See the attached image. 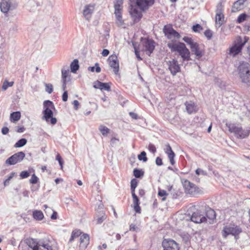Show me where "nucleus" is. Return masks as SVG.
<instances>
[{
  "label": "nucleus",
  "instance_id": "obj_1",
  "mask_svg": "<svg viewBox=\"0 0 250 250\" xmlns=\"http://www.w3.org/2000/svg\"><path fill=\"white\" fill-rule=\"evenodd\" d=\"M167 46L172 52H177L183 61L190 60V52L184 43L170 42L167 43Z\"/></svg>",
  "mask_w": 250,
  "mask_h": 250
},
{
  "label": "nucleus",
  "instance_id": "obj_2",
  "mask_svg": "<svg viewBox=\"0 0 250 250\" xmlns=\"http://www.w3.org/2000/svg\"><path fill=\"white\" fill-rule=\"evenodd\" d=\"M43 111L42 119L46 122H50L51 125H55L57 123V119L53 117V109H55L54 105L52 102L47 100L43 102Z\"/></svg>",
  "mask_w": 250,
  "mask_h": 250
},
{
  "label": "nucleus",
  "instance_id": "obj_3",
  "mask_svg": "<svg viewBox=\"0 0 250 250\" xmlns=\"http://www.w3.org/2000/svg\"><path fill=\"white\" fill-rule=\"evenodd\" d=\"M183 40L190 46L192 52L196 56L197 59H200L205 54L204 46H201L198 43L193 41L191 38L184 37Z\"/></svg>",
  "mask_w": 250,
  "mask_h": 250
},
{
  "label": "nucleus",
  "instance_id": "obj_4",
  "mask_svg": "<svg viewBox=\"0 0 250 250\" xmlns=\"http://www.w3.org/2000/svg\"><path fill=\"white\" fill-rule=\"evenodd\" d=\"M226 125L228 127L229 131L234 133L237 138L244 139L250 134V130L244 129L239 125L231 123H227Z\"/></svg>",
  "mask_w": 250,
  "mask_h": 250
},
{
  "label": "nucleus",
  "instance_id": "obj_5",
  "mask_svg": "<svg viewBox=\"0 0 250 250\" xmlns=\"http://www.w3.org/2000/svg\"><path fill=\"white\" fill-rule=\"evenodd\" d=\"M239 75L243 83L250 84V64L247 62L241 63L239 67Z\"/></svg>",
  "mask_w": 250,
  "mask_h": 250
},
{
  "label": "nucleus",
  "instance_id": "obj_6",
  "mask_svg": "<svg viewBox=\"0 0 250 250\" xmlns=\"http://www.w3.org/2000/svg\"><path fill=\"white\" fill-rule=\"evenodd\" d=\"M139 46L142 51L150 56L155 48V42L152 39L142 38Z\"/></svg>",
  "mask_w": 250,
  "mask_h": 250
},
{
  "label": "nucleus",
  "instance_id": "obj_7",
  "mask_svg": "<svg viewBox=\"0 0 250 250\" xmlns=\"http://www.w3.org/2000/svg\"><path fill=\"white\" fill-rule=\"evenodd\" d=\"M124 0H115L114 3L115 9L114 14L116 17V23L118 25H122L124 24V21L122 17Z\"/></svg>",
  "mask_w": 250,
  "mask_h": 250
},
{
  "label": "nucleus",
  "instance_id": "obj_8",
  "mask_svg": "<svg viewBox=\"0 0 250 250\" xmlns=\"http://www.w3.org/2000/svg\"><path fill=\"white\" fill-rule=\"evenodd\" d=\"M242 232V229L235 224H231L224 227L222 230V236L226 238L229 235L231 234L235 237Z\"/></svg>",
  "mask_w": 250,
  "mask_h": 250
},
{
  "label": "nucleus",
  "instance_id": "obj_9",
  "mask_svg": "<svg viewBox=\"0 0 250 250\" xmlns=\"http://www.w3.org/2000/svg\"><path fill=\"white\" fill-rule=\"evenodd\" d=\"M244 39V42H242V39L240 37L238 36L236 38V42L229 49V53L230 54L235 56L241 51L242 47L248 42L249 38L245 37Z\"/></svg>",
  "mask_w": 250,
  "mask_h": 250
},
{
  "label": "nucleus",
  "instance_id": "obj_10",
  "mask_svg": "<svg viewBox=\"0 0 250 250\" xmlns=\"http://www.w3.org/2000/svg\"><path fill=\"white\" fill-rule=\"evenodd\" d=\"M224 6L222 2H219L216 9L215 24L220 27L225 22V17L223 14Z\"/></svg>",
  "mask_w": 250,
  "mask_h": 250
},
{
  "label": "nucleus",
  "instance_id": "obj_11",
  "mask_svg": "<svg viewBox=\"0 0 250 250\" xmlns=\"http://www.w3.org/2000/svg\"><path fill=\"white\" fill-rule=\"evenodd\" d=\"M25 155L23 152L20 151L15 153L5 161L7 165H14L22 161Z\"/></svg>",
  "mask_w": 250,
  "mask_h": 250
},
{
  "label": "nucleus",
  "instance_id": "obj_12",
  "mask_svg": "<svg viewBox=\"0 0 250 250\" xmlns=\"http://www.w3.org/2000/svg\"><path fill=\"white\" fill-rule=\"evenodd\" d=\"M162 245L163 250H180L179 244L171 239H164Z\"/></svg>",
  "mask_w": 250,
  "mask_h": 250
},
{
  "label": "nucleus",
  "instance_id": "obj_13",
  "mask_svg": "<svg viewBox=\"0 0 250 250\" xmlns=\"http://www.w3.org/2000/svg\"><path fill=\"white\" fill-rule=\"evenodd\" d=\"M132 1L140 10L145 11L154 4L155 0H133Z\"/></svg>",
  "mask_w": 250,
  "mask_h": 250
},
{
  "label": "nucleus",
  "instance_id": "obj_14",
  "mask_svg": "<svg viewBox=\"0 0 250 250\" xmlns=\"http://www.w3.org/2000/svg\"><path fill=\"white\" fill-rule=\"evenodd\" d=\"M165 35L168 39H178L180 37V34L176 31L170 24L166 25L163 29Z\"/></svg>",
  "mask_w": 250,
  "mask_h": 250
},
{
  "label": "nucleus",
  "instance_id": "obj_15",
  "mask_svg": "<svg viewBox=\"0 0 250 250\" xmlns=\"http://www.w3.org/2000/svg\"><path fill=\"white\" fill-rule=\"evenodd\" d=\"M107 61L110 67L113 69L114 73L117 74L119 70V63L117 56L116 55H111L108 57Z\"/></svg>",
  "mask_w": 250,
  "mask_h": 250
},
{
  "label": "nucleus",
  "instance_id": "obj_16",
  "mask_svg": "<svg viewBox=\"0 0 250 250\" xmlns=\"http://www.w3.org/2000/svg\"><path fill=\"white\" fill-rule=\"evenodd\" d=\"M168 69L173 75H175L180 71V66L176 60L172 59L167 62Z\"/></svg>",
  "mask_w": 250,
  "mask_h": 250
},
{
  "label": "nucleus",
  "instance_id": "obj_17",
  "mask_svg": "<svg viewBox=\"0 0 250 250\" xmlns=\"http://www.w3.org/2000/svg\"><path fill=\"white\" fill-rule=\"evenodd\" d=\"M90 237L88 234L83 233L80 238V249L83 250L86 249L89 244Z\"/></svg>",
  "mask_w": 250,
  "mask_h": 250
},
{
  "label": "nucleus",
  "instance_id": "obj_18",
  "mask_svg": "<svg viewBox=\"0 0 250 250\" xmlns=\"http://www.w3.org/2000/svg\"><path fill=\"white\" fill-rule=\"evenodd\" d=\"M135 188H132L131 190V194L133 199L132 207L136 213H140L141 212V207L139 206V200L138 197L135 193Z\"/></svg>",
  "mask_w": 250,
  "mask_h": 250
},
{
  "label": "nucleus",
  "instance_id": "obj_19",
  "mask_svg": "<svg viewBox=\"0 0 250 250\" xmlns=\"http://www.w3.org/2000/svg\"><path fill=\"white\" fill-rule=\"evenodd\" d=\"M142 11H139L137 8L132 7L130 9V14L134 22L139 21L142 18Z\"/></svg>",
  "mask_w": 250,
  "mask_h": 250
},
{
  "label": "nucleus",
  "instance_id": "obj_20",
  "mask_svg": "<svg viewBox=\"0 0 250 250\" xmlns=\"http://www.w3.org/2000/svg\"><path fill=\"white\" fill-rule=\"evenodd\" d=\"M191 220L196 223L206 222L207 218L198 211L194 212L191 217Z\"/></svg>",
  "mask_w": 250,
  "mask_h": 250
},
{
  "label": "nucleus",
  "instance_id": "obj_21",
  "mask_svg": "<svg viewBox=\"0 0 250 250\" xmlns=\"http://www.w3.org/2000/svg\"><path fill=\"white\" fill-rule=\"evenodd\" d=\"M186 196L197 197L203 193L200 188H183Z\"/></svg>",
  "mask_w": 250,
  "mask_h": 250
},
{
  "label": "nucleus",
  "instance_id": "obj_22",
  "mask_svg": "<svg viewBox=\"0 0 250 250\" xmlns=\"http://www.w3.org/2000/svg\"><path fill=\"white\" fill-rule=\"evenodd\" d=\"M164 151L167 155L170 163L171 165L173 166L175 164L174 157L175 156V154L172 150V148L169 144L166 145Z\"/></svg>",
  "mask_w": 250,
  "mask_h": 250
},
{
  "label": "nucleus",
  "instance_id": "obj_23",
  "mask_svg": "<svg viewBox=\"0 0 250 250\" xmlns=\"http://www.w3.org/2000/svg\"><path fill=\"white\" fill-rule=\"evenodd\" d=\"M186 109L189 114L196 113L198 110L197 105L193 101L186 102L185 103Z\"/></svg>",
  "mask_w": 250,
  "mask_h": 250
},
{
  "label": "nucleus",
  "instance_id": "obj_24",
  "mask_svg": "<svg viewBox=\"0 0 250 250\" xmlns=\"http://www.w3.org/2000/svg\"><path fill=\"white\" fill-rule=\"evenodd\" d=\"M95 6L94 4H90L84 6L83 10V15L86 20H89L91 18L95 9Z\"/></svg>",
  "mask_w": 250,
  "mask_h": 250
},
{
  "label": "nucleus",
  "instance_id": "obj_25",
  "mask_svg": "<svg viewBox=\"0 0 250 250\" xmlns=\"http://www.w3.org/2000/svg\"><path fill=\"white\" fill-rule=\"evenodd\" d=\"M94 87L96 89H99L101 90H105L107 91H111V83H102L99 81H97L94 83Z\"/></svg>",
  "mask_w": 250,
  "mask_h": 250
},
{
  "label": "nucleus",
  "instance_id": "obj_26",
  "mask_svg": "<svg viewBox=\"0 0 250 250\" xmlns=\"http://www.w3.org/2000/svg\"><path fill=\"white\" fill-rule=\"evenodd\" d=\"M26 244L31 248L32 250H39L40 248V244L33 238H27L25 240Z\"/></svg>",
  "mask_w": 250,
  "mask_h": 250
},
{
  "label": "nucleus",
  "instance_id": "obj_27",
  "mask_svg": "<svg viewBox=\"0 0 250 250\" xmlns=\"http://www.w3.org/2000/svg\"><path fill=\"white\" fill-rule=\"evenodd\" d=\"M11 7L10 0H2L0 3V10L4 13H7Z\"/></svg>",
  "mask_w": 250,
  "mask_h": 250
},
{
  "label": "nucleus",
  "instance_id": "obj_28",
  "mask_svg": "<svg viewBox=\"0 0 250 250\" xmlns=\"http://www.w3.org/2000/svg\"><path fill=\"white\" fill-rule=\"evenodd\" d=\"M246 0H238L235 1L232 7V12H237L243 9L244 2Z\"/></svg>",
  "mask_w": 250,
  "mask_h": 250
},
{
  "label": "nucleus",
  "instance_id": "obj_29",
  "mask_svg": "<svg viewBox=\"0 0 250 250\" xmlns=\"http://www.w3.org/2000/svg\"><path fill=\"white\" fill-rule=\"evenodd\" d=\"M183 194L180 188H170L169 189V194L174 199L182 197Z\"/></svg>",
  "mask_w": 250,
  "mask_h": 250
},
{
  "label": "nucleus",
  "instance_id": "obj_30",
  "mask_svg": "<svg viewBox=\"0 0 250 250\" xmlns=\"http://www.w3.org/2000/svg\"><path fill=\"white\" fill-rule=\"evenodd\" d=\"M21 114L20 111H16L11 113L10 120L11 122L15 123L20 120Z\"/></svg>",
  "mask_w": 250,
  "mask_h": 250
},
{
  "label": "nucleus",
  "instance_id": "obj_31",
  "mask_svg": "<svg viewBox=\"0 0 250 250\" xmlns=\"http://www.w3.org/2000/svg\"><path fill=\"white\" fill-rule=\"evenodd\" d=\"M82 235V232L80 229H75L73 230L71 233V237L69 242H72L74 240Z\"/></svg>",
  "mask_w": 250,
  "mask_h": 250
},
{
  "label": "nucleus",
  "instance_id": "obj_32",
  "mask_svg": "<svg viewBox=\"0 0 250 250\" xmlns=\"http://www.w3.org/2000/svg\"><path fill=\"white\" fill-rule=\"evenodd\" d=\"M33 217L36 220H42L44 217L42 212L41 210H35L33 212Z\"/></svg>",
  "mask_w": 250,
  "mask_h": 250
},
{
  "label": "nucleus",
  "instance_id": "obj_33",
  "mask_svg": "<svg viewBox=\"0 0 250 250\" xmlns=\"http://www.w3.org/2000/svg\"><path fill=\"white\" fill-rule=\"evenodd\" d=\"M69 71L66 70H62V80L63 82L62 88L65 90L66 86V78L68 76Z\"/></svg>",
  "mask_w": 250,
  "mask_h": 250
},
{
  "label": "nucleus",
  "instance_id": "obj_34",
  "mask_svg": "<svg viewBox=\"0 0 250 250\" xmlns=\"http://www.w3.org/2000/svg\"><path fill=\"white\" fill-rule=\"evenodd\" d=\"M106 219V215L104 211L101 212L100 214L96 217V224H101Z\"/></svg>",
  "mask_w": 250,
  "mask_h": 250
},
{
  "label": "nucleus",
  "instance_id": "obj_35",
  "mask_svg": "<svg viewBox=\"0 0 250 250\" xmlns=\"http://www.w3.org/2000/svg\"><path fill=\"white\" fill-rule=\"evenodd\" d=\"M71 72L75 73L79 68V61L77 59H75L70 64Z\"/></svg>",
  "mask_w": 250,
  "mask_h": 250
},
{
  "label": "nucleus",
  "instance_id": "obj_36",
  "mask_svg": "<svg viewBox=\"0 0 250 250\" xmlns=\"http://www.w3.org/2000/svg\"><path fill=\"white\" fill-rule=\"evenodd\" d=\"M13 81L9 82L7 80H5L2 85L1 89L2 90H6L8 87H12L14 85Z\"/></svg>",
  "mask_w": 250,
  "mask_h": 250
},
{
  "label": "nucleus",
  "instance_id": "obj_37",
  "mask_svg": "<svg viewBox=\"0 0 250 250\" xmlns=\"http://www.w3.org/2000/svg\"><path fill=\"white\" fill-rule=\"evenodd\" d=\"M99 130L104 136L107 135L110 132V129L104 125H101L99 126Z\"/></svg>",
  "mask_w": 250,
  "mask_h": 250
},
{
  "label": "nucleus",
  "instance_id": "obj_38",
  "mask_svg": "<svg viewBox=\"0 0 250 250\" xmlns=\"http://www.w3.org/2000/svg\"><path fill=\"white\" fill-rule=\"evenodd\" d=\"M39 250H53L52 247L48 243H41Z\"/></svg>",
  "mask_w": 250,
  "mask_h": 250
},
{
  "label": "nucleus",
  "instance_id": "obj_39",
  "mask_svg": "<svg viewBox=\"0 0 250 250\" xmlns=\"http://www.w3.org/2000/svg\"><path fill=\"white\" fill-rule=\"evenodd\" d=\"M26 143H27L26 139H25L24 138H22V139L19 140L15 144L14 146L15 147H22V146H24V145H25Z\"/></svg>",
  "mask_w": 250,
  "mask_h": 250
},
{
  "label": "nucleus",
  "instance_id": "obj_40",
  "mask_svg": "<svg viewBox=\"0 0 250 250\" xmlns=\"http://www.w3.org/2000/svg\"><path fill=\"white\" fill-rule=\"evenodd\" d=\"M133 174L136 178H140L143 176L144 172L142 169L135 168L133 170Z\"/></svg>",
  "mask_w": 250,
  "mask_h": 250
},
{
  "label": "nucleus",
  "instance_id": "obj_41",
  "mask_svg": "<svg viewBox=\"0 0 250 250\" xmlns=\"http://www.w3.org/2000/svg\"><path fill=\"white\" fill-rule=\"evenodd\" d=\"M247 17V15L245 13H242L238 16L237 22L240 23L246 20Z\"/></svg>",
  "mask_w": 250,
  "mask_h": 250
},
{
  "label": "nucleus",
  "instance_id": "obj_42",
  "mask_svg": "<svg viewBox=\"0 0 250 250\" xmlns=\"http://www.w3.org/2000/svg\"><path fill=\"white\" fill-rule=\"evenodd\" d=\"M169 194L167 193L164 190H160L158 192V196L162 197V201H164Z\"/></svg>",
  "mask_w": 250,
  "mask_h": 250
},
{
  "label": "nucleus",
  "instance_id": "obj_43",
  "mask_svg": "<svg viewBox=\"0 0 250 250\" xmlns=\"http://www.w3.org/2000/svg\"><path fill=\"white\" fill-rule=\"evenodd\" d=\"M16 175L17 173L16 172H12L11 173H10V174L8 176V178L4 182V186H7L9 183L10 180Z\"/></svg>",
  "mask_w": 250,
  "mask_h": 250
},
{
  "label": "nucleus",
  "instance_id": "obj_44",
  "mask_svg": "<svg viewBox=\"0 0 250 250\" xmlns=\"http://www.w3.org/2000/svg\"><path fill=\"white\" fill-rule=\"evenodd\" d=\"M192 29L194 32H200V31L203 30V28L200 24H196L192 26Z\"/></svg>",
  "mask_w": 250,
  "mask_h": 250
},
{
  "label": "nucleus",
  "instance_id": "obj_45",
  "mask_svg": "<svg viewBox=\"0 0 250 250\" xmlns=\"http://www.w3.org/2000/svg\"><path fill=\"white\" fill-rule=\"evenodd\" d=\"M138 158L139 160H143L144 162H146L147 160L146 153L145 151H142L140 154L138 155Z\"/></svg>",
  "mask_w": 250,
  "mask_h": 250
},
{
  "label": "nucleus",
  "instance_id": "obj_46",
  "mask_svg": "<svg viewBox=\"0 0 250 250\" xmlns=\"http://www.w3.org/2000/svg\"><path fill=\"white\" fill-rule=\"evenodd\" d=\"M182 183L184 188H193V185L187 179H184Z\"/></svg>",
  "mask_w": 250,
  "mask_h": 250
},
{
  "label": "nucleus",
  "instance_id": "obj_47",
  "mask_svg": "<svg viewBox=\"0 0 250 250\" xmlns=\"http://www.w3.org/2000/svg\"><path fill=\"white\" fill-rule=\"evenodd\" d=\"M45 90L49 94H51V93H52L53 90L52 84L51 83L45 84Z\"/></svg>",
  "mask_w": 250,
  "mask_h": 250
},
{
  "label": "nucleus",
  "instance_id": "obj_48",
  "mask_svg": "<svg viewBox=\"0 0 250 250\" xmlns=\"http://www.w3.org/2000/svg\"><path fill=\"white\" fill-rule=\"evenodd\" d=\"M30 175V173L27 171H22L20 173L21 179H24L28 177Z\"/></svg>",
  "mask_w": 250,
  "mask_h": 250
},
{
  "label": "nucleus",
  "instance_id": "obj_49",
  "mask_svg": "<svg viewBox=\"0 0 250 250\" xmlns=\"http://www.w3.org/2000/svg\"><path fill=\"white\" fill-rule=\"evenodd\" d=\"M38 180H39L38 178L35 175V174H33L32 175L31 178L29 181H30V183L35 184H36L38 183Z\"/></svg>",
  "mask_w": 250,
  "mask_h": 250
},
{
  "label": "nucleus",
  "instance_id": "obj_50",
  "mask_svg": "<svg viewBox=\"0 0 250 250\" xmlns=\"http://www.w3.org/2000/svg\"><path fill=\"white\" fill-rule=\"evenodd\" d=\"M204 34L208 40H210L212 36V33L209 29L206 30L204 32Z\"/></svg>",
  "mask_w": 250,
  "mask_h": 250
},
{
  "label": "nucleus",
  "instance_id": "obj_51",
  "mask_svg": "<svg viewBox=\"0 0 250 250\" xmlns=\"http://www.w3.org/2000/svg\"><path fill=\"white\" fill-rule=\"evenodd\" d=\"M148 150L152 153H155L156 152V148L155 146L153 144H150L148 146Z\"/></svg>",
  "mask_w": 250,
  "mask_h": 250
},
{
  "label": "nucleus",
  "instance_id": "obj_52",
  "mask_svg": "<svg viewBox=\"0 0 250 250\" xmlns=\"http://www.w3.org/2000/svg\"><path fill=\"white\" fill-rule=\"evenodd\" d=\"M56 160L59 162L60 165L61 167V168H62V164H63V161L62 159L61 156V155L58 153L56 156Z\"/></svg>",
  "mask_w": 250,
  "mask_h": 250
},
{
  "label": "nucleus",
  "instance_id": "obj_53",
  "mask_svg": "<svg viewBox=\"0 0 250 250\" xmlns=\"http://www.w3.org/2000/svg\"><path fill=\"white\" fill-rule=\"evenodd\" d=\"M48 210L49 211V212L53 211V213L51 215L50 218L53 220L56 219L57 218V213L56 211L51 209V208H48Z\"/></svg>",
  "mask_w": 250,
  "mask_h": 250
},
{
  "label": "nucleus",
  "instance_id": "obj_54",
  "mask_svg": "<svg viewBox=\"0 0 250 250\" xmlns=\"http://www.w3.org/2000/svg\"><path fill=\"white\" fill-rule=\"evenodd\" d=\"M138 185V181L136 179H133L131 181V188H136Z\"/></svg>",
  "mask_w": 250,
  "mask_h": 250
},
{
  "label": "nucleus",
  "instance_id": "obj_55",
  "mask_svg": "<svg viewBox=\"0 0 250 250\" xmlns=\"http://www.w3.org/2000/svg\"><path fill=\"white\" fill-rule=\"evenodd\" d=\"M134 50H135V53L136 56V57L137 58L138 60L139 61L142 60V58H141L140 56L139 51L138 50V49L135 47L134 46Z\"/></svg>",
  "mask_w": 250,
  "mask_h": 250
},
{
  "label": "nucleus",
  "instance_id": "obj_56",
  "mask_svg": "<svg viewBox=\"0 0 250 250\" xmlns=\"http://www.w3.org/2000/svg\"><path fill=\"white\" fill-rule=\"evenodd\" d=\"M155 162L157 165L158 166H162L163 165L162 159L159 157H157L156 159Z\"/></svg>",
  "mask_w": 250,
  "mask_h": 250
},
{
  "label": "nucleus",
  "instance_id": "obj_57",
  "mask_svg": "<svg viewBox=\"0 0 250 250\" xmlns=\"http://www.w3.org/2000/svg\"><path fill=\"white\" fill-rule=\"evenodd\" d=\"M68 99V93L67 91H65L62 95V99L64 102L67 101Z\"/></svg>",
  "mask_w": 250,
  "mask_h": 250
},
{
  "label": "nucleus",
  "instance_id": "obj_58",
  "mask_svg": "<svg viewBox=\"0 0 250 250\" xmlns=\"http://www.w3.org/2000/svg\"><path fill=\"white\" fill-rule=\"evenodd\" d=\"M25 130V128L24 127V126H17V130L16 131L18 132V133H22L23 132H24Z\"/></svg>",
  "mask_w": 250,
  "mask_h": 250
},
{
  "label": "nucleus",
  "instance_id": "obj_59",
  "mask_svg": "<svg viewBox=\"0 0 250 250\" xmlns=\"http://www.w3.org/2000/svg\"><path fill=\"white\" fill-rule=\"evenodd\" d=\"M9 128L7 127H3L2 128L1 132L3 135H6L9 132Z\"/></svg>",
  "mask_w": 250,
  "mask_h": 250
},
{
  "label": "nucleus",
  "instance_id": "obj_60",
  "mask_svg": "<svg viewBox=\"0 0 250 250\" xmlns=\"http://www.w3.org/2000/svg\"><path fill=\"white\" fill-rule=\"evenodd\" d=\"M109 54V50L107 49H104L103 50L102 53V55L104 57H106V56H108Z\"/></svg>",
  "mask_w": 250,
  "mask_h": 250
},
{
  "label": "nucleus",
  "instance_id": "obj_61",
  "mask_svg": "<svg viewBox=\"0 0 250 250\" xmlns=\"http://www.w3.org/2000/svg\"><path fill=\"white\" fill-rule=\"evenodd\" d=\"M208 213H210L212 216V218L214 219L215 218V211L212 209H210L209 211H208Z\"/></svg>",
  "mask_w": 250,
  "mask_h": 250
},
{
  "label": "nucleus",
  "instance_id": "obj_62",
  "mask_svg": "<svg viewBox=\"0 0 250 250\" xmlns=\"http://www.w3.org/2000/svg\"><path fill=\"white\" fill-rule=\"evenodd\" d=\"M74 106V107L76 109H77L78 107V106L79 105V102L77 101V100H74L73 101V103Z\"/></svg>",
  "mask_w": 250,
  "mask_h": 250
},
{
  "label": "nucleus",
  "instance_id": "obj_63",
  "mask_svg": "<svg viewBox=\"0 0 250 250\" xmlns=\"http://www.w3.org/2000/svg\"><path fill=\"white\" fill-rule=\"evenodd\" d=\"M139 194L141 197L143 196L145 194L144 190L142 188H140L139 190Z\"/></svg>",
  "mask_w": 250,
  "mask_h": 250
},
{
  "label": "nucleus",
  "instance_id": "obj_64",
  "mask_svg": "<svg viewBox=\"0 0 250 250\" xmlns=\"http://www.w3.org/2000/svg\"><path fill=\"white\" fill-rule=\"evenodd\" d=\"M136 228H137V227L135 226V225H134V224H132L130 225V228H129L130 230L135 231L136 230Z\"/></svg>",
  "mask_w": 250,
  "mask_h": 250
}]
</instances>
